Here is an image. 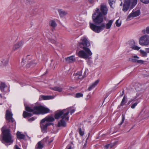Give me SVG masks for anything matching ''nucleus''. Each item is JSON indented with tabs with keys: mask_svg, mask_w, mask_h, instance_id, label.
<instances>
[{
	"mask_svg": "<svg viewBox=\"0 0 149 149\" xmlns=\"http://www.w3.org/2000/svg\"><path fill=\"white\" fill-rule=\"evenodd\" d=\"M79 43V47L84 50L80 51L78 54V56L85 59H90L92 53L88 47L90 45V43L85 37H83Z\"/></svg>",
	"mask_w": 149,
	"mask_h": 149,
	"instance_id": "f257e3e1",
	"label": "nucleus"
},
{
	"mask_svg": "<svg viewBox=\"0 0 149 149\" xmlns=\"http://www.w3.org/2000/svg\"><path fill=\"white\" fill-rule=\"evenodd\" d=\"M108 11L107 6L103 4L101 5L100 9L99 8H96L92 16L94 23L96 24H101L103 21L104 16L107 15Z\"/></svg>",
	"mask_w": 149,
	"mask_h": 149,
	"instance_id": "f03ea898",
	"label": "nucleus"
},
{
	"mask_svg": "<svg viewBox=\"0 0 149 149\" xmlns=\"http://www.w3.org/2000/svg\"><path fill=\"white\" fill-rule=\"evenodd\" d=\"M12 127L11 125H9L8 128L7 129V126L4 125L1 128L2 133L1 135V140L6 145L7 143L10 145L13 142L10 133V128Z\"/></svg>",
	"mask_w": 149,
	"mask_h": 149,
	"instance_id": "7ed1b4c3",
	"label": "nucleus"
},
{
	"mask_svg": "<svg viewBox=\"0 0 149 149\" xmlns=\"http://www.w3.org/2000/svg\"><path fill=\"white\" fill-rule=\"evenodd\" d=\"M113 22V20H109L106 25L104 23H102V22L100 26L97 25L98 24L90 23V28L93 31L97 33H99L101 31L103 30L105 27L107 29H109L111 26Z\"/></svg>",
	"mask_w": 149,
	"mask_h": 149,
	"instance_id": "20e7f679",
	"label": "nucleus"
},
{
	"mask_svg": "<svg viewBox=\"0 0 149 149\" xmlns=\"http://www.w3.org/2000/svg\"><path fill=\"white\" fill-rule=\"evenodd\" d=\"M142 33L145 34L140 38L139 43L142 46H147L149 45V26L142 30Z\"/></svg>",
	"mask_w": 149,
	"mask_h": 149,
	"instance_id": "39448f33",
	"label": "nucleus"
},
{
	"mask_svg": "<svg viewBox=\"0 0 149 149\" xmlns=\"http://www.w3.org/2000/svg\"><path fill=\"white\" fill-rule=\"evenodd\" d=\"M69 112V111H66L65 113H64L63 115L61 116V118L62 119L58 122V127H66V123L65 121L64 120V119H65L67 121L69 120V117L67 116L68 115Z\"/></svg>",
	"mask_w": 149,
	"mask_h": 149,
	"instance_id": "423d86ee",
	"label": "nucleus"
},
{
	"mask_svg": "<svg viewBox=\"0 0 149 149\" xmlns=\"http://www.w3.org/2000/svg\"><path fill=\"white\" fill-rule=\"evenodd\" d=\"M13 114L11 111L7 110L6 111L5 118L6 120V123L9 125L10 123H13L15 122V120L13 117Z\"/></svg>",
	"mask_w": 149,
	"mask_h": 149,
	"instance_id": "0eeeda50",
	"label": "nucleus"
},
{
	"mask_svg": "<svg viewBox=\"0 0 149 149\" xmlns=\"http://www.w3.org/2000/svg\"><path fill=\"white\" fill-rule=\"evenodd\" d=\"M131 0H125L123 5L122 10L124 12L127 11L130 7Z\"/></svg>",
	"mask_w": 149,
	"mask_h": 149,
	"instance_id": "6e6552de",
	"label": "nucleus"
},
{
	"mask_svg": "<svg viewBox=\"0 0 149 149\" xmlns=\"http://www.w3.org/2000/svg\"><path fill=\"white\" fill-rule=\"evenodd\" d=\"M70 108H67L66 109H63L61 111H58L55 113L54 115V118L56 119H58L61 116L63 115L64 113L68 111H69V109Z\"/></svg>",
	"mask_w": 149,
	"mask_h": 149,
	"instance_id": "1a4fd4ad",
	"label": "nucleus"
},
{
	"mask_svg": "<svg viewBox=\"0 0 149 149\" xmlns=\"http://www.w3.org/2000/svg\"><path fill=\"white\" fill-rule=\"evenodd\" d=\"M140 12L139 10H138L136 11H134L133 10L132 12L128 16L126 20L128 21L130 20V18L131 17H134L138 16L140 15Z\"/></svg>",
	"mask_w": 149,
	"mask_h": 149,
	"instance_id": "9d476101",
	"label": "nucleus"
},
{
	"mask_svg": "<svg viewBox=\"0 0 149 149\" xmlns=\"http://www.w3.org/2000/svg\"><path fill=\"white\" fill-rule=\"evenodd\" d=\"M45 121L42 119L40 122V127L41 129L42 132H45L46 131L47 126V123L45 122Z\"/></svg>",
	"mask_w": 149,
	"mask_h": 149,
	"instance_id": "9b49d317",
	"label": "nucleus"
},
{
	"mask_svg": "<svg viewBox=\"0 0 149 149\" xmlns=\"http://www.w3.org/2000/svg\"><path fill=\"white\" fill-rule=\"evenodd\" d=\"M42 105L36 106L34 107V112L33 114H40L41 113Z\"/></svg>",
	"mask_w": 149,
	"mask_h": 149,
	"instance_id": "f8f14e48",
	"label": "nucleus"
},
{
	"mask_svg": "<svg viewBox=\"0 0 149 149\" xmlns=\"http://www.w3.org/2000/svg\"><path fill=\"white\" fill-rule=\"evenodd\" d=\"M24 44V42L22 40L18 42L15 44L13 47V49L15 51L21 47Z\"/></svg>",
	"mask_w": 149,
	"mask_h": 149,
	"instance_id": "ddd939ff",
	"label": "nucleus"
},
{
	"mask_svg": "<svg viewBox=\"0 0 149 149\" xmlns=\"http://www.w3.org/2000/svg\"><path fill=\"white\" fill-rule=\"evenodd\" d=\"M65 60L67 63H71L73 62L76 60L74 56H72L68 57L65 58Z\"/></svg>",
	"mask_w": 149,
	"mask_h": 149,
	"instance_id": "4468645a",
	"label": "nucleus"
},
{
	"mask_svg": "<svg viewBox=\"0 0 149 149\" xmlns=\"http://www.w3.org/2000/svg\"><path fill=\"white\" fill-rule=\"evenodd\" d=\"M130 45L131 46V47L133 49L138 50L140 47L135 45V42L134 40H132L130 43Z\"/></svg>",
	"mask_w": 149,
	"mask_h": 149,
	"instance_id": "2eb2a0df",
	"label": "nucleus"
},
{
	"mask_svg": "<svg viewBox=\"0 0 149 149\" xmlns=\"http://www.w3.org/2000/svg\"><path fill=\"white\" fill-rule=\"evenodd\" d=\"M49 111L50 110L49 108L42 106L40 114H44L49 112Z\"/></svg>",
	"mask_w": 149,
	"mask_h": 149,
	"instance_id": "dca6fc26",
	"label": "nucleus"
},
{
	"mask_svg": "<svg viewBox=\"0 0 149 149\" xmlns=\"http://www.w3.org/2000/svg\"><path fill=\"white\" fill-rule=\"evenodd\" d=\"M42 119L43 121L47 122H53L55 120L54 118L51 116H47Z\"/></svg>",
	"mask_w": 149,
	"mask_h": 149,
	"instance_id": "f3484780",
	"label": "nucleus"
},
{
	"mask_svg": "<svg viewBox=\"0 0 149 149\" xmlns=\"http://www.w3.org/2000/svg\"><path fill=\"white\" fill-rule=\"evenodd\" d=\"M17 137L19 139H24L25 138L24 135L21 134V132L18 131L16 134Z\"/></svg>",
	"mask_w": 149,
	"mask_h": 149,
	"instance_id": "a211bd4d",
	"label": "nucleus"
},
{
	"mask_svg": "<svg viewBox=\"0 0 149 149\" xmlns=\"http://www.w3.org/2000/svg\"><path fill=\"white\" fill-rule=\"evenodd\" d=\"M58 12L60 17H63L67 14V12L61 9H58Z\"/></svg>",
	"mask_w": 149,
	"mask_h": 149,
	"instance_id": "6ab92c4d",
	"label": "nucleus"
},
{
	"mask_svg": "<svg viewBox=\"0 0 149 149\" xmlns=\"http://www.w3.org/2000/svg\"><path fill=\"white\" fill-rule=\"evenodd\" d=\"M99 80H96L92 84L91 86L88 88V90L89 91H91L92 90L93 88H94L95 86H96L98 83H99Z\"/></svg>",
	"mask_w": 149,
	"mask_h": 149,
	"instance_id": "aec40b11",
	"label": "nucleus"
},
{
	"mask_svg": "<svg viewBox=\"0 0 149 149\" xmlns=\"http://www.w3.org/2000/svg\"><path fill=\"white\" fill-rule=\"evenodd\" d=\"M138 0H131L130 10L134 8L137 3Z\"/></svg>",
	"mask_w": 149,
	"mask_h": 149,
	"instance_id": "412c9836",
	"label": "nucleus"
},
{
	"mask_svg": "<svg viewBox=\"0 0 149 149\" xmlns=\"http://www.w3.org/2000/svg\"><path fill=\"white\" fill-rule=\"evenodd\" d=\"M6 87H7V86L5 83L3 82L0 83V89L1 92H4V88Z\"/></svg>",
	"mask_w": 149,
	"mask_h": 149,
	"instance_id": "4be33fe9",
	"label": "nucleus"
},
{
	"mask_svg": "<svg viewBox=\"0 0 149 149\" xmlns=\"http://www.w3.org/2000/svg\"><path fill=\"white\" fill-rule=\"evenodd\" d=\"M50 89L53 90L58 91V92H61L62 91V88L56 86L54 87H51Z\"/></svg>",
	"mask_w": 149,
	"mask_h": 149,
	"instance_id": "5701e85b",
	"label": "nucleus"
},
{
	"mask_svg": "<svg viewBox=\"0 0 149 149\" xmlns=\"http://www.w3.org/2000/svg\"><path fill=\"white\" fill-rule=\"evenodd\" d=\"M139 95V94H136V96L134 97V98L131 99L128 101L127 104L128 105L132 101H135L136 100H138L140 99V98H138Z\"/></svg>",
	"mask_w": 149,
	"mask_h": 149,
	"instance_id": "b1692460",
	"label": "nucleus"
},
{
	"mask_svg": "<svg viewBox=\"0 0 149 149\" xmlns=\"http://www.w3.org/2000/svg\"><path fill=\"white\" fill-rule=\"evenodd\" d=\"M40 97L42 100H49L52 99L53 97L52 96H45L42 95L40 96Z\"/></svg>",
	"mask_w": 149,
	"mask_h": 149,
	"instance_id": "393cba45",
	"label": "nucleus"
},
{
	"mask_svg": "<svg viewBox=\"0 0 149 149\" xmlns=\"http://www.w3.org/2000/svg\"><path fill=\"white\" fill-rule=\"evenodd\" d=\"M32 115V114L31 113H29L26 111H24L23 113V116L24 118H26L27 117H31Z\"/></svg>",
	"mask_w": 149,
	"mask_h": 149,
	"instance_id": "a878e982",
	"label": "nucleus"
},
{
	"mask_svg": "<svg viewBox=\"0 0 149 149\" xmlns=\"http://www.w3.org/2000/svg\"><path fill=\"white\" fill-rule=\"evenodd\" d=\"M9 61L8 58H6L2 59L1 61V63L2 65H6L8 64Z\"/></svg>",
	"mask_w": 149,
	"mask_h": 149,
	"instance_id": "bb28decb",
	"label": "nucleus"
},
{
	"mask_svg": "<svg viewBox=\"0 0 149 149\" xmlns=\"http://www.w3.org/2000/svg\"><path fill=\"white\" fill-rule=\"evenodd\" d=\"M43 147V145L41 144V141L38 142L36 146V149H41Z\"/></svg>",
	"mask_w": 149,
	"mask_h": 149,
	"instance_id": "cd10ccee",
	"label": "nucleus"
},
{
	"mask_svg": "<svg viewBox=\"0 0 149 149\" xmlns=\"http://www.w3.org/2000/svg\"><path fill=\"white\" fill-rule=\"evenodd\" d=\"M133 57L134 58H129V61L134 63H137L138 60L136 59L135 58L138 59L139 58V57H138L137 55L134 56Z\"/></svg>",
	"mask_w": 149,
	"mask_h": 149,
	"instance_id": "c85d7f7f",
	"label": "nucleus"
},
{
	"mask_svg": "<svg viewBox=\"0 0 149 149\" xmlns=\"http://www.w3.org/2000/svg\"><path fill=\"white\" fill-rule=\"evenodd\" d=\"M49 25L53 28L55 27L57 25L56 24L55 21L51 20L49 21Z\"/></svg>",
	"mask_w": 149,
	"mask_h": 149,
	"instance_id": "c756f323",
	"label": "nucleus"
},
{
	"mask_svg": "<svg viewBox=\"0 0 149 149\" xmlns=\"http://www.w3.org/2000/svg\"><path fill=\"white\" fill-rule=\"evenodd\" d=\"M25 109L26 111L30 112H33V113L34 112V107L33 109H32L29 107L26 106L25 107Z\"/></svg>",
	"mask_w": 149,
	"mask_h": 149,
	"instance_id": "7c9ffc66",
	"label": "nucleus"
},
{
	"mask_svg": "<svg viewBox=\"0 0 149 149\" xmlns=\"http://www.w3.org/2000/svg\"><path fill=\"white\" fill-rule=\"evenodd\" d=\"M115 0H109V3L111 8H113L112 5L115 3Z\"/></svg>",
	"mask_w": 149,
	"mask_h": 149,
	"instance_id": "2f4dec72",
	"label": "nucleus"
},
{
	"mask_svg": "<svg viewBox=\"0 0 149 149\" xmlns=\"http://www.w3.org/2000/svg\"><path fill=\"white\" fill-rule=\"evenodd\" d=\"M113 145L111 144H108L105 146L104 148L105 149H110L113 146Z\"/></svg>",
	"mask_w": 149,
	"mask_h": 149,
	"instance_id": "473e14b6",
	"label": "nucleus"
},
{
	"mask_svg": "<svg viewBox=\"0 0 149 149\" xmlns=\"http://www.w3.org/2000/svg\"><path fill=\"white\" fill-rule=\"evenodd\" d=\"M126 98H125V96H124L122 99V100L121 101V102L120 104V105L121 106H123L125 104L126 102Z\"/></svg>",
	"mask_w": 149,
	"mask_h": 149,
	"instance_id": "72a5a7b5",
	"label": "nucleus"
},
{
	"mask_svg": "<svg viewBox=\"0 0 149 149\" xmlns=\"http://www.w3.org/2000/svg\"><path fill=\"white\" fill-rule=\"evenodd\" d=\"M83 94L81 93H77L76 94L75 97L76 98L82 97L83 96Z\"/></svg>",
	"mask_w": 149,
	"mask_h": 149,
	"instance_id": "f704fd0d",
	"label": "nucleus"
},
{
	"mask_svg": "<svg viewBox=\"0 0 149 149\" xmlns=\"http://www.w3.org/2000/svg\"><path fill=\"white\" fill-rule=\"evenodd\" d=\"M36 63H34L33 62V61H32L31 62H30L28 64H27V67H30L32 65H34L33 66L36 65Z\"/></svg>",
	"mask_w": 149,
	"mask_h": 149,
	"instance_id": "c9c22d12",
	"label": "nucleus"
},
{
	"mask_svg": "<svg viewBox=\"0 0 149 149\" xmlns=\"http://www.w3.org/2000/svg\"><path fill=\"white\" fill-rule=\"evenodd\" d=\"M119 21V19H118V20H117L116 22V25L118 27H120V25H121V21H120V22H118Z\"/></svg>",
	"mask_w": 149,
	"mask_h": 149,
	"instance_id": "e433bc0d",
	"label": "nucleus"
},
{
	"mask_svg": "<svg viewBox=\"0 0 149 149\" xmlns=\"http://www.w3.org/2000/svg\"><path fill=\"white\" fill-rule=\"evenodd\" d=\"M140 53L143 56H147V54L146 52H145L144 51L142 50H140Z\"/></svg>",
	"mask_w": 149,
	"mask_h": 149,
	"instance_id": "4c0bfd02",
	"label": "nucleus"
},
{
	"mask_svg": "<svg viewBox=\"0 0 149 149\" xmlns=\"http://www.w3.org/2000/svg\"><path fill=\"white\" fill-rule=\"evenodd\" d=\"M79 134L81 136H83L84 134V132L82 131L81 129L80 128L79 129Z\"/></svg>",
	"mask_w": 149,
	"mask_h": 149,
	"instance_id": "58836bf2",
	"label": "nucleus"
},
{
	"mask_svg": "<svg viewBox=\"0 0 149 149\" xmlns=\"http://www.w3.org/2000/svg\"><path fill=\"white\" fill-rule=\"evenodd\" d=\"M140 1L145 4H147L149 3V0H140Z\"/></svg>",
	"mask_w": 149,
	"mask_h": 149,
	"instance_id": "ea45409f",
	"label": "nucleus"
},
{
	"mask_svg": "<svg viewBox=\"0 0 149 149\" xmlns=\"http://www.w3.org/2000/svg\"><path fill=\"white\" fill-rule=\"evenodd\" d=\"M139 102H136L133 103L131 106V108L132 109H134L135 107L137 105Z\"/></svg>",
	"mask_w": 149,
	"mask_h": 149,
	"instance_id": "a19ab883",
	"label": "nucleus"
},
{
	"mask_svg": "<svg viewBox=\"0 0 149 149\" xmlns=\"http://www.w3.org/2000/svg\"><path fill=\"white\" fill-rule=\"evenodd\" d=\"M125 116L124 115V114H122V121H121V122L119 124L120 125H121L123 124V122L125 120Z\"/></svg>",
	"mask_w": 149,
	"mask_h": 149,
	"instance_id": "79ce46f5",
	"label": "nucleus"
},
{
	"mask_svg": "<svg viewBox=\"0 0 149 149\" xmlns=\"http://www.w3.org/2000/svg\"><path fill=\"white\" fill-rule=\"evenodd\" d=\"M144 62L145 61L143 60H138L137 63L142 64H143Z\"/></svg>",
	"mask_w": 149,
	"mask_h": 149,
	"instance_id": "37998d69",
	"label": "nucleus"
},
{
	"mask_svg": "<svg viewBox=\"0 0 149 149\" xmlns=\"http://www.w3.org/2000/svg\"><path fill=\"white\" fill-rule=\"evenodd\" d=\"M36 118V117H32L29 119H28V121H32L34 120Z\"/></svg>",
	"mask_w": 149,
	"mask_h": 149,
	"instance_id": "c03bdc74",
	"label": "nucleus"
},
{
	"mask_svg": "<svg viewBox=\"0 0 149 149\" xmlns=\"http://www.w3.org/2000/svg\"><path fill=\"white\" fill-rule=\"evenodd\" d=\"M81 74H82V72L81 71H80L79 72H77V73L76 74L77 75L79 76V77L81 76Z\"/></svg>",
	"mask_w": 149,
	"mask_h": 149,
	"instance_id": "a18cd8bd",
	"label": "nucleus"
},
{
	"mask_svg": "<svg viewBox=\"0 0 149 149\" xmlns=\"http://www.w3.org/2000/svg\"><path fill=\"white\" fill-rule=\"evenodd\" d=\"M98 1V0H97ZM89 3L91 4L93 3L95 1V0H88Z\"/></svg>",
	"mask_w": 149,
	"mask_h": 149,
	"instance_id": "49530a36",
	"label": "nucleus"
},
{
	"mask_svg": "<svg viewBox=\"0 0 149 149\" xmlns=\"http://www.w3.org/2000/svg\"><path fill=\"white\" fill-rule=\"evenodd\" d=\"M91 96L90 95H88L86 99V100H89L91 98Z\"/></svg>",
	"mask_w": 149,
	"mask_h": 149,
	"instance_id": "de8ad7c7",
	"label": "nucleus"
},
{
	"mask_svg": "<svg viewBox=\"0 0 149 149\" xmlns=\"http://www.w3.org/2000/svg\"><path fill=\"white\" fill-rule=\"evenodd\" d=\"M71 146L70 145H68L67 146L66 148L67 149H71Z\"/></svg>",
	"mask_w": 149,
	"mask_h": 149,
	"instance_id": "09e8293b",
	"label": "nucleus"
},
{
	"mask_svg": "<svg viewBox=\"0 0 149 149\" xmlns=\"http://www.w3.org/2000/svg\"><path fill=\"white\" fill-rule=\"evenodd\" d=\"M47 126H49L50 125H53L54 124L52 123H49V122H47Z\"/></svg>",
	"mask_w": 149,
	"mask_h": 149,
	"instance_id": "8fccbe9b",
	"label": "nucleus"
},
{
	"mask_svg": "<svg viewBox=\"0 0 149 149\" xmlns=\"http://www.w3.org/2000/svg\"><path fill=\"white\" fill-rule=\"evenodd\" d=\"M75 110L74 109H72L70 111V113L71 115L72 114V113L74 112L75 111Z\"/></svg>",
	"mask_w": 149,
	"mask_h": 149,
	"instance_id": "3c124183",
	"label": "nucleus"
},
{
	"mask_svg": "<svg viewBox=\"0 0 149 149\" xmlns=\"http://www.w3.org/2000/svg\"><path fill=\"white\" fill-rule=\"evenodd\" d=\"M146 52L149 53V48H147L146 49Z\"/></svg>",
	"mask_w": 149,
	"mask_h": 149,
	"instance_id": "603ef678",
	"label": "nucleus"
},
{
	"mask_svg": "<svg viewBox=\"0 0 149 149\" xmlns=\"http://www.w3.org/2000/svg\"><path fill=\"white\" fill-rule=\"evenodd\" d=\"M15 147L16 149H21L20 148H19L17 145H15Z\"/></svg>",
	"mask_w": 149,
	"mask_h": 149,
	"instance_id": "864d4df0",
	"label": "nucleus"
},
{
	"mask_svg": "<svg viewBox=\"0 0 149 149\" xmlns=\"http://www.w3.org/2000/svg\"><path fill=\"white\" fill-rule=\"evenodd\" d=\"M124 94V90H123V91L122 92L121 94H120V96H122Z\"/></svg>",
	"mask_w": 149,
	"mask_h": 149,
	"instance_id": "5fc2aeb1",
	"label": "nucleus"
},
{
	"mask_svg": "<svg viewBox=\"0 0 149 149\" xmlns=\"http://www.w3.org/2000/svg\"><path fill=\"white\" fill-rule=\"evenodd\" d=\"M25 60L24 58H23L22 59V61L21 62V63L22 64L24 62Z\"/></svg>",
	"mask_w": 149,
	"mask_h": 149,
	"instance_id": "6e6d98bb",
	"label": "nucleus"
},
{
	"mask_svg": "<svg viewBox=\"0 0 149 149\" xmlns=\"http://www.w3.org/2000/svg\"><path fill=\"white\" fill-rule=\"evenodd\" d=\"M49 139V137H46L44 139V140H45V141H46L47 140Z\"/></svg>",
	"mask_w": 149,
	"mask_h": 149,
	"instance_id": "4d7b16f0",
	"label": "nucleus"
},
{
	"mask_svg": "<svg viewBox=\"0 0 149 149\" xmlns=\"http://www.w3.org/2000/svg\"><path fill=\"white\" fill-rule=\"evenodd\" d=\"M87 72V71L86 70H85L84 72V74H85V75H86V73Z\"/></svg>",
	"mask_w": 149,
	"mask_h": 149,
	"instance_id": "13d9d810",
	"label": "nucleus"
},
{
	"mask_svg": "<svg viewBox=\"0 0 149 149\" xmlns=\"http://www.w3.org/2000/svg\"><path fill=\"white\" fill-rule=\"evenodd\" d=\"M122 4H123L121 2V3L120 4V6H121L122 5Z\"/></svg>",
	"mask_w": 149,
	"mask_h": 149,
	"instance_id": "bf43d9fd",
	"label": "nucleus"
},
{
	"mask_svg": "<svg viewBox=\"0 0 149 149\" xmlns=\"http://www.w3.org/2000/svg\"><path fill=\"white\" fill-rule=\"evenodd\" d=\"M84 77L83 76L81 78H79V79H82L83 78H84Z\"/></svg>",
	"mask_w": 149,
	"mask_h": 149,
	"instance_id": "052dcab7",
	"label": "nucleus"
},
{
	"mask_svg": "<svg viewBox=\"0 0 149 149\" xmlns=\"http://www.w3.org/2000/svg\"><path fill=\"white\" fill-rule=\"evenodd\" d=\"M2 96H1V94H0V98H2Z\"/></svg>",
	"mask_w": 149,
	"mask_h": 149,
	"instance_id": "680f3d73",
	"label": "nucleus"
},
{
	"mask_svg": "<svg viewBox=\"0 0 149 149\" xmlns=\"http://www.w3.org/2000/svg\"><path fill=\"white\" fill-rule=\"evenodd\" d=\"M52 141H52H50V142H49V143H51Z\"/></svg>",
	"mask_w": 149,
	"mask_h": 149,
	"instance_id": "e2e57ef3",
	"label": "nucleus"
}]
</instances>
